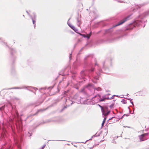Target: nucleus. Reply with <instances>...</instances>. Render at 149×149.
I'll return each instance as SVG.
<instances>
[{
  "mask_svg": "<svg viewBox=\"0 0 149 149\" xmlns=\"http://www.w3.org/2000/svg\"><path fill=\"white\" fill-rule=\"evenodd\" d=\"M94 90H96L98 91H101L102 90V89L100 87L96 88H94Z\"/></svg>",
  "mask_w": 149,
  "mask_h": 149,
  "instance_id": "obj_12",
  "label": "nucleus"
},
{
  "mask_svg": "<svg viewBox=\"0 0 149 149\" xmlns=\"http://www.w3.org/2000/svg\"><path fill=\"white\" fill-rule=\"evenodd\" d=\"M127 99L128 100H131L130 99V98H128V99Z\"/></svg>",
  "mask_w": 149,
  "mask_h": 149,
  "instance_id": "obj_34",
  "label": "nucleus"
},
{
  "mask_svg": "<svg viewBox=\"0 0 149 149\" xmlns=\"http://www.w3.org/2000/svg\"><path fill=\"white\" fill-rule=\"evenodd\" d=\"M111 98H109L108 97H107L106 95L102 97V100H103V101L105 100L106 99H111Z\"/></svg>",
  "mask_w": 149,
  "mask_h": 149,
  "instance_id": "obj_7",
  "label": "nucleus"
},
{
  "mask_svg": "<svg viewBox=\"0 0 149 149\" xmlns=\"http://www.w3.org/2000/svg\"><path fill=\"white\" fill-rule=\"evenodd\" d=\"M33 17H31V19L32 20L33 24H34V27H35V26H36V25L35 24V23L36 22V21L35 20L36 19V16L35 14L34 13H33Z\"/></svg>",
  "mask_w": 149,
  "mask_h": 149,
  "instance_id": "obj_6",
  "label": "nucleus"
},
{
  "mask_svg": "<svg viewBox=\"0 0 149 149\" xmlns=\"http://www.w3.org/2000/svg\"><path fill=\"white\" fill-rule=\"evenodd\" d=\"M88 141V140H87V141L86 142H85V143H84V142H82V143H86V141Z\"/></svg>",
  "mask_w": 149,
  "mask_h": 149,
  "instance_id": "obj_33",
  "label": "nucleus"
},
{
  "mask_svg": "<svg viewBox=\"0 0 149 149\" xmlns=\"http://www.w3.org/2000/svg\"><path fill=\"white\" fill-rule=\"evenodd\" d=\"M85 72L84 71H81V75L82 76H83L85 74Z\"/></svg>",
  "mask_w": 149,
  "mask_h": 149,
  "instance_id": "obj_14",
  "label": "nucleus"
},
{
  "mask_svg": "<svg viewBox=\"0 0 149 149\" xmlns=\"http://www.w3.org/2000/svg\"><path fill=\"white\" fill-rule=\"evenodd\" d=\"M70 27L71 28H72L73 30H74V29L75 28V27L74 26H73L72 25Z\"/></svg>",
  "mask_w": 149,
  "mask_h": 149,
  "instance_id": "obj_19",
  "label": "nucleus"
},
{
  "mask_svg": "<svg viewBox=\"0 0 149 149\" xmlns=\"http://www.w3.org/2000/svg\"><path fill=\"white\" fill-rule=\"evenodd\" d=\"M148 134L145 133L139 136L140 140V141H143L147 139V138L146 137Z\"/></svg>",
  "mask_w": 149,
  "mask_h": 149,
  "instance_id": "obj_4",
  "label": "nucleus"
},
{
  "mask_svg": "<svg viewBox=\"0 0 149 149\" xmlns=\"http://www.w3.org/2000/svg\"><path fill=\"white\" fill-rule=\"evenodd\" d=\"M104 124V123H102V127L103 126Z\"/></svg>",
  "mask_w": 149,
  "mask_h": 149,
  "instance_id": "obj_25",
  "label": "nucleus"
},
{
  "mask_svg": "<svg viewBox=\"0 0 149 149\" xmlns=\"http://www.w3.org/2000/svg\"><path fill=\"white\" fill-rule=\"evenodd\" d=\"M17 116H18V114L17 113Z\"/></svg>",
  "mask_w": 149,
  "mask_h": 149,
  "instance_id": "obj_37",
  "label": "nucleus"
},
{
  "mask_svg": "<svg viewBox=\"0 0 149 149\" xmlns=\"http://www.w3.org/2000/svg\"><path fill=\"white\" fill-rule=\"evenodd\" d=\"M94 71V69L93 68H92L91 69V71L92 72Z\"/></svg>",
  "mask_w": 149,
  "mask_h": 149,
  "instance_id": "obj_26",
  "label": "nucleus"
},
{
  "mask_svg": "<svg viewBox=\"0 0 149 149\" xmlns=\"http://www.w3.org/2000/svg\"><path fill=\"white\" fill-rule=\"evenodd\" d=\"M27 88V87H26L25 86H23L21 87H15L13 88H12L11 89H26Z\"/></svg>",
  "mask_w": 149,
  "mask_h": 149,
  "instance_id": "obj_8",
  "label": "nucleus"
},
{
  "mask_svg": "<svg viewBox=\"0 0 149 149\" xmlns=\"http://www.w3.org/2000/svg\"><path fill=\"white\" fill-rule=\"evenodd\" d=\"M121 102L125 104L127 103L126 100L123 99L122 100Z\"/></svg>",
  "mask_w": 149,
  "mask_h": 149,
  "instance_id": "obj_13",
  "label": "nucleus"
},
{
  "mask_svg": "<svg viewBox=\"0 0 149 149\" xmlns=\"http://www.w3.org/2000/svg\"><path fill=\"white\" fill-rule=\"evenodd\" d=\"M105 122V121L104 120H103V121L102 122V123H104Z\"/></svg>",
  "mask_w": 149,
  "mask_h": 149,
  "instance_id": "obj_27",
  "label": "nucleus"
},
{
  "mask_svg": "<svg viewBox=\"0 0 149 149\" xmlns=\"http://www.w3.org/2000/svg\"><path fill=\"white\" fill-rule=\"evenodd\" d=\"M99 72H101L102 70H99Z\"/></svg>",
  "mask_w": 149,
  "mask_h": 149,
  "instance_id": "obj_28",
  "label": "nucleus"
},
{
  "mask_svg": "<svg viewBox=\"0 0 149 149\" xmlns=\"http://www.w3.org/2000/svg\"><path fill=\"white\" fill-rule=\"evenodd\" d=\"M74 30L77 33H78V29H77L76 28H75Z\"/></svg>",
  "mask_w": 149,
  "mask_h": 149,
  "instance_id": "obj_16",
  "label": "nucleus"
},
{
  "mask_svg": "<svg viewBox=\"0 0 149 149\" xmlns=\"http://www.w3.org/2000/svg\"><path fill=\"white\" fill-rule=\"evenodd\" d=\"M33 88L35 90H37V88Z\"/></svg>",
  "mask_w": 149,
  "mask_h": 149,
  "instance_id": "obj_31",
  "label": "nucleus"
},
{
  "mask_svg": "<svg viewBox=\"0 0 149 149\" xmlns=\"http://www.w3.org/2000/svg\"><path fill=\"white\" fill-rule=\"evenodd\" d=\"M80 35L84 36V35H83L81 34H80ZM91 33H90L89 34L87 35L86 36H85V35H84V36L85 37H86V38H87L88 39H89L90 38V37L91 36Z\"/></svg>",
  "mask_w": 149,
  "mask_h": 149,
  "instance_id": "obj_10",
  "label": "nucleus"
},
{
  "mask_svg": "<svg viewBox=\"0 0 149 149\" xmlns=\"http://www.w3.org/2000/svg\"><path fill=\"white\" fill-rule=\"evenodd\" d=\"M77 24L78 26H79L80 24V21L79 18H77Z\"/></svg>",
  "mask_w": 149,
  "mask_h": 149,
  "instance_id": "obj_9",
  "label": "nucleus"
},
{
  "mask_svg": "<svg viewBox=\"0 0 149 149\" xmlns=\"http://www.w3.org/2000/svg\"><path fill=\"white\" fill-rule=\"evenodd\" d=\"M130 100V102L132 103V104L133 105H134V104H133V103L131 101V100Z\"/></svg>",
  "mask_w": 149,
  "mask_h": 149,
  "instance_id": "obj_24",
  "label": "nucleus"
},
{
  "mask_svg": "<svg viewBox=\"0 0 149 149\" xmlns=\"http://www.w3.org/2000/svg\"><path fill=\"white\" fill-rule=\"evenodd\" d=\"M99 106L101 107V108L103 114V115L104 116H106L108 115L110 113V111H106L107 109L106 108H105L104 109L103 107H102L99 105Z\"/></svg>",
  "mask_w": 149,
  "mask_h": 149,
  "instance_id": "obj_3",
  "label": "nucleus"
},
{
  "mask_svg": "<svg viewBox=\"0 0 149 149\" xmlns=\"http://www.w3.org/2000/svg\"><path fill=\"white\" fill-rule=\"evenodd\" d=\"M27 13H28V14H29V13H28L27 11Z\"/></svg>",
  "mask_w": 149,
  "mask_h": 149,
  "instance_id": "obj_36",
  "label": "nucleus"
},
{
  "mask_svg": "<svg viewBox=\"0 0 149 149\" xmlns=\"http://www.w3.org/2000/svg\"><path fill=\"white\" fill-rule=\"evenodd\" d=\"M92 86V84H88V85L87 87L88 88L89 87H91Z\"/></svg>",
  "mask_w": 149,
  "mask_h": 149,
  "instance_id": "obj_21",
  "label": "nucleus"
},
{
  "mask_svg": "<svg viewBox=\"0 0 149 149\" xmlns=\"http://www.w3.org/2000/svg\"><path fill=\"white\" fill-rule=\"evenodd\" d=\"M94 78L95 79L97 80L98 79L99 77L98 76H96L94 77Z\"/></svg>",
  "mask_w": 149,
  "mask_h": 149,
  "instance_id": "obj_20",
  "label": "nucleus"
},
{
  "mask_svg": "<svg viewBox=\"0 0 149 149\" xmlns=\"http://www.w3.org/2000/svg\"><path fill=\"white\" fill-rule=\"evenodd\" d=\"M96 136V135H95H95H93V136H92V138H91V139H89V140H91V139H92L94 137H95V136Z\"/></svg>",
  "mask_w": 149,
  "mask_h": 149,
  "instance_id": "obj_22",
  "label": "nucleus"
},
{
  "mask_svg": "<svg viewBox=\"0 0 149 149\" xmlns=\"http://www.w3.org/2000/svg\"><path fill=\"white\" fill-rule=\"evenodd\" d=\"M97 75H100V73H99H99H97Z\"/></svg>",
  "mask_w": 149,
  "mask_h": 149,
  "instance_id": "obj_32",
  "label": "nucleus"
},
{
  "mask_svg": "<svg viewBox=\"0 0 149 149\" xmlns=\"http://www.w3.org/2000/svg\"><path fill=\"white\" fill-rule=\"evenodd\" d=\"M107 116H104V119L103 120H104L105 121H106V120L107 119Z\"/></svg>",
  "mask_w": 149,
  "mask_h": 149,
  "instance_id": "obj_23",
  "label": "nucleus"
},
{
  "mask_svg": "<svg viewBox=\"0 0 149 149\" xmlns=\"http://www.w3.org/2000/svg\"><path fill=\"white\" fill-rule=\"evenodd\" d=\"M129 95V94H127V96H128V95Z\"/></svg>",
  "mask_w": 149,
  "mask_h": 149,
  "instance_id": "obj_35",
  "label": "nucleus"
},
{
  "mask_svg": "<svg viewBox=\"0 0 149 149\" xmlns=\"http://www.w3.org/2000/svg\"><path fill=\"white\" fill-rule=\"evenodd\" d=\"M145 20H143L142 19L141 20H135L134 23L131 25V26H138L140 24L141 22L143 23L144 22H145Z\"/></svg>",
  "mask_w": 149,
  "mask_h": 149,
  "instance_id": "obj_2",
  "label": "nucleus"
},
{
  "mask_svg": "<svg viewBox=\"0 0 149 149\" xmlns=\"http://www.w3.org/2000/svg\"><path fill=\"white\" fill-rule=\"evenodd\" d=\"M139 18H140V19H142V17H141V16H139Z\"/></svg>",
  "mask_w": 149,
  "mask_h": 149,
  "instance_id": "obj_29",
  "label": "nucleus"
},
{
  "mask_svg": "<svg viewBox=\"0 0 149 149\" xmlns=\"http://www.w3.org/2000/svg\"><path fill=\"white\" fill-rule=\"evenodd\" d=\"M4 107H5L4 106H2V107H0V110L1 111H2V110H3L4 109Z\"/></svg>",
  "mask_w": 149,
  "mask_h": 149,
  "instance_id": "obj_15",
  "label": "nucleus"
},
{
  "mask_svg": "<svg viewBox=\"0 0 149 149\" xmlns=\"http://www.w3.org/2000/svg\"><path fill=\"white\" fill-rule=\"evenodd\" d=\"M71 54H70V59L71 57Z\"/></svg>",
  "mask_w": 149,
  "mask_h": 149,
  "instance_id": "obj_30",
  "label": "nucleus"
},
{
  "mask_svg": "<svg viewBox=\"0 0 149 149\" xmlns=\"http://www.w3.org/2000/svg\"><path fill=\"white\" fill-rule=\"evenodd\" d=\"M149 14V11L147 12H146L144 14V15L146 16V15H148Z\"/></svg>",
  "mask_w": 149,
  "mask_h": 149,
  "instance_id": "obj_17",
  "label": "nucleus"
},
{
  "mask_svg": "<svg viewBox=\"0 0 149 149\" xmlns=\"http://www.w3.org/2000/svg\"><path fill=\"white\" fill-rule=\"evenodd\" d=\"M70 19L68 20V22H67V23H68V25H69V26L70 27L71 26H72V25L70 24L69 22V19Z\"/></svg>",
  "mask_w": 149,
  "mask_h": 149,
  "instance_id": "obj_18",
  "label": "nucleus"
},
{
  "mask_svg": "<svg viewBox=\"0 0 149 149\" xmlns=\"http://www.w3.org/2000/svg\"><path fill=\"white\" fill-rule=\"evenodd\" d=\"M143 5V4L140 5H137L135 6V8H140L141 6H142Z\"/></svg>",
  "mask_w": 149,
  "mask_h": 149,
  "instance_id": "obj_11",
  "label": "nucleus"
},
{
  "mask_svg": "<svg viewBox=\"0 0 149 149\" xmlns=\"http://www.w3.org/2000/svg\"><path fill=\"white\" fill-rule=\"evenodd\" d=\"M131 15H130L128 17H127L126 18H125L124 19H123L117 25V26H118L120 25H121L123 23L125 22L128 20L129 19V18L130 17Z\"/></svg>",
  "mask_w": 149,
  "mask_h": 149,
  "instance_id": "obj_5",
  "label": "nucleus"
},
{
  "mask_svg": "<svg viewBox=\"0 0 149 149\" xmlns=\"http://www.w3.org/2000/svg\"><path fill=\"white\" fill-rule=\"evenodd\" d=\"M103 101V100H102L100 95H98L93 97L91 100V103L93 105L99 102Z\"/></svg>",
  "mask_w": 149,
  "mask_h": 149,
  "instance_id": "obj_1",
  "label": "nucleus"
}]
</instances>
